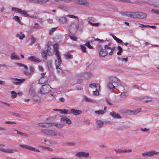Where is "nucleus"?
<instances>
[{"instance_id":"nucleus-1","label":"nucleus","mask_w":159,"mask_h":159,"mask_svg":"<svg viewBox=\"0 0 159 159\" xmlns=\"http://www.w3.org/2000/svg\"><path fill=\"white\" fill-rule=\"evenodd\" d=\"M41 131L43 134L48 135L61 136L64 137L63 135L60 133L58 131L53 130H49L47 129H42L41 130Z\"/></svg>"},{"instance_id":"nucleus-2","label":"nucleus","mask_w":159,"mask_h":159,"mask_svg":"<svg viewBox=\"0 0 159 159\" xmlns=\"http://www.w3.org/2000/svg\"><path fill=\"white\" fill-rule=\"evenodd\" d=\"M79 24L78 22H74L70 25L69 27V30L70 33H76L79 28Z\"/></svg>"},{"instance_id":"nucleus-3","label":"nucleus","mask_w":159,"mask_h":159,"mask_svg":"<svg viewBox=\"0 0 159 159\" xmlns=\"http://www.w3.org/2000/svg\"><path fill=\"white\" fill-rule=\"evenodd\" d=\"M147 16V14L143 12H132V18L144 19L146 18Z\"/></svg>"},{"instance_id":"nucleus-4","label":"nucleus","mask_w":159,"mask_h":159,"mask_svg":"<svg viewBox=\"0 0 159 159\" xmlns=\"http://www.w3.org/2000/svg\"><path fill=\"white\" fill-rule=\"evenodd\" d=\"M97 49L99 52V57H104L107 55V51L103 49L102 46L101 45H98L97 46Z\"/></svg>"},{"instance_id":"nucleus-5","label":"nucleus","mask_w":159,"mask_h":159,"mask_svg":"<svg viewBox=\"0 0 159 159\" xmlns=\"http://www.w3.org/2000/svg\"><path fill=\"white\" fill-rule=\"evenodd\" d=\"M87 20L89 24L92 26L98 27L100 25L99 23H93L95 22L96 21L95 19L93 17H88L87 19Z\"/></svg>"},{"instance_id":"nucleus-6","label":"nucleus","mask_w":159,"mask_h":159,"mask_svg":"<svg viewBox=\"0 0 159 159\" xmlns=\"http://www.w3.org/2000/svg\"><path fill=\"white\" fill-rule=\"evenodd\" d=\"M77 3L81 5H83L87 7H89L91 6V3L87 0H76Z\"/></svg>"},{"instance_id":"nucleus-7","label":"nucleus","mask_w":159,"mask_h":159,"mask_svg":"<svg viewBox=\"0 0 159 159\" xmlns=\"http://www.w3.org/2000/svg\"><path fill=\"white\" fill-rule=\"evenodd\" d=\"M159 152H157L155 150H152L143 153L142 155L143 156H146L151 157L153 156L154 155L158 154Z\"/></svg>"},{"instance_id":"nucleus-8","label":"nucleus","mask_w":159,"mask_h":159,"mask_svg":"<svg viewBox=\"0 0 159 159\" xmlns=\"http://www.w3.org/2000/svg\"><path fill=\"white\" fill-rule=\"evenodd\" d=\"M107 87L109 89H120L118 87V85L116 84H113L111 82H108L107 84Z\"/></svg>"},{"instance_id":"nucleus-9","label":"nucleus","mask_w":159,"mask_h":159,"mask_svg":"<svg viewBox=\"0 0 159 159\" xmlns=\"http://www.w3.org/2000/svg\"><path fill=\"white\" fill-rule=\"evenodd\" d=\"M11 80L13 84L16 85H19L24 82L25 80L24 79H19L17 78H11Z\"/></svg>"},{"instance_id":"nucleus-10","label":"nucleus","mask_w":159,"mask_h":159,"mask_svg":"<svg viewBox=\"0 0 159 159\" xmlns=\"http://www.w3.org/2000/svg\"><path fill=\"white\" fill-rule=\"evenodd\" d=\"M110 80L113 82L115 84L118 85V84L120 83V80L116 77L114 76H110L108 77Z\"/></svg>"},{"instance_id":"nucleus-11","label":"nucleus","mask_w":159,"mask_h":159,"mask_svg":"<svg viewBox=\"0 0 159 159\" xmlns=\"http://www.w3.org/2000/svg\"><path fill=\"white\" fill-rule=\"evenodd\" d=\"M20 146L23 148H24L27 149H28L30 150H31L32 151H35L37 152H40V151L39 149H36L34 147L28 146V145L24 144H20Z\"/></svg>"},{"instance_id":"nucleus-12","label":"nucleus","mask_w":159,"mask_h":159,"mask_svg":"<svg viewBox=\"0 0 159 159\" xmlns=\"http://www.w3.org/2000/svg\"><path fill=\"white\" fill-rule=\"evenodd\" d=\"M28 60L30 61L34 62L39 63L41 61L40 59L34 56H31L28 58Z\"/></svg>"},{"instance_id":"nucleus-13","label":"nucleus","mask_w":159,"mask_h":159,"mask_svg":"<svg viewBox=\"0 0 159 159\" xmlns=\"http://www.w3.org/2000/svg\"><path fill=\"white\" fill-rule=\"evenodd\" d=\"M0 150L6 153H14L17 151V150L16 149H6L5 148H0Z\"/></svg>"},{"instance_id":"nucleus-14","label":"nucleus","mask_w":159,"mask_h":159,"mask_svg":"<svg viewBox=\"0 0 159 159\" xmlns=\"http://www.w3.org/2000/svg\"><path fill=\"white\" fill-rule=\"evenodd\" d=\"M61 120L64 123H66L68 125H70L71 124V120L66 116L62 117L61 119Z\"/></svg>"},{"instance_id":"nucleus-15","label":"nucleus","mask_w":159,"mask_h":159,"mask_svg":"<svg viewBox=\"0 0 159 159\" xmlns=\"http://www.w3.org/2000/svg\"><path fill=\"white\" fill-rule=\"evenodd\" d=\"M56 56L57 59L55 61V64L56 67H58L60 66L61 63V60L60 55H56Z\"/></svg>"},{"instance_id":"nucleus-16","label":"nucleus","mask_w":159,"mask_h":159,"mask_svg":"<svg viewBox=\"0 0 159 159\" xmlns=\"http://www.w3.org/2000/svg\"><path fill=\"white\" fill-rule=\"evenodd\" d=\"M51 127L53 126H55L57 128H61L64 126V125L62 124L58 123L57 122L50 123Z\"/></svg>"},{"instance_id":"nucleus-17","label":"nucleus","mask_w":159,"mask_h":159,"mask_svg":"<svg viewBox=\"0 0 159 159\" xmlns=\"http://www.w3.org/2000/svg\"><path fill=\"white\" fill-rule=\"evenodd\" d=\"M38 125L41 127L48 128L51 127L50 123L45 122V123H40L38 124Z\"/></svg>"},{"instance_id":"nucleus-18","label":"nucleus","mask_w":159,"mask_h":159,"mask_svg":"<svg viewBox=\"0 0 159 159\" xmlns=\"http://www.w3.org/2000/svg\"><path fill=\"white\" fill-rule=\"evenodd\" d=\"M89 87L92 89H100V85L99 84H97L95 83L90 84L89 85Z\"/></svg>"},{"instance_id":"nucleus-19","label":"nucleus","mask_w":159,"mask_h":159,"mask_svg":"<svg viewBox=\"0 0 159 159\" xmlns=\"http://www.w3.org/2000/svg\"><path fill=\"white\" fill-rule=\"evenodd\" d=\"M70 112L72 113L75 115H78L80 114L82 112V111L79 110H75L73 109H72L70 110Z\"/></svg>"},{"instance_id":"nucleus-20","label":"nucleus","mask_w":159,"mask_h":159,"mask_svg":"<svg viewBox=\"0 0 159 159\" xmlns=\"http://www.w3.org/2000/svg\"><path fill=\"white\" fill-rule=\"evenodd\" d=\"M110 115L114 118L120 119L121 118L120 116L118 113L114 112H111L110 113Z\"/></svg>"},{"instance_id":"nucleus-21","label":"nucleus","mask_w":159,"mask_h":159,"mask_svg":"<svg viewBox=\"0 0 159 159\" xmlns=\"http://www.w3.org/2000/svg\"><path fill=\"white\" fill-rule=\"evenodd\" d=\"M52 60H48L47 61V66L48 69L49 70H51L52 69Z\"/></svg>"},{"instance_id":"nucleus-22","label":"nucleus","mask_w":159,"mask_h":159,"mask_svg":"<svg viewBox=\"0 0 159 159\" xmlns=\"http://www.w3.org/2000/svg\"><path fill=\"white\" fill-rule=\"evenodd\" d=\"M121 14L122 15L126 16L132 18V12H121Z\"/></svg>"},{"instance_id":"nucleus-23","label":"nucleus","mask_w":159,"mask_h":159,"mask_svg":"<svg viewBox=\"0 0 159 159\" xmlns=\"http://www.w3.org/2000/svg\"><path fill=\"white\" fill-rule=\"evenodd\" d=\"M59 21L61 23L66 24L67 22V19L65 17H62L59 19Z\"/></svg>"},{"instance_id":"nucleus-24","label":"nucleus","mask_w":159,"mask_h":159,"mask_svg":"<svg viewBox=\"0 0 159 159\" xmlns=\"http://www.w3.org/2000/svg\"><path fill=\"white\" fill-rule=\"evenodd\" d=\"M22 16H23L25 17H30L29 15L27 13V12L25 10H22L21 9L20 13Z\"/></svg>"},{"instance_id":"nucleus-25","label":"nucleus","mask_w":159,"mask_h":159,"mask_svg":"<svg viewBox=\"0 0 159 159\" xmlns=\"http://www.w3.org/2000/svg\"><path fill=\"white\" fill-rule=\"evenodd\" d=\"M16 37L17 38H19L21 40L25 37V35L24 34H22V32H21L20 33L16 34Z\"/></svg>"},{"instance_id":"nucleus-26","label":"nucleus","mask_w":159,"mask_h":159,"mask_svg":"<svg viewBox=\"0 0 159 159\" xmlns=\"http://www.w3.org/2000/svg\"><path fill=\"white\" fill-rule=\"evenodd\" d=\"M53 48L54 50L56 52L55 55H60V52H59L58 50V47L57 44H55L53 46Z\"/></svg>"},{"instance_id":"nucleus-27","label":"nucleus","mask_w":159,"mask_h":159,"mask_svg":"<svg viewBox=\"0 0 159 159\" xmlns=\"http://www.w3.org/2000/svg\"><path fill=\"white\" fill-rule=\"evenodd\" d=\"M54 1L59 2L69 3L71 2L72 0H54Z\"/></svg>"},{"instance_id":"nucleus-28","label":"nucleus","mask_w":159,"mask_h":159,"mask_svg":"<svg viewBox=\"0 0 159 159\" xmlns=\"http://www.w3.org/2000/svg\"><path fill=\"white\" fill-rule=\"evenodd\" d=\"M117 48L118 50H119V52L117 53V55H121V53L123 52L122 48L120 46H119L117 47Z\"/></svg>"},{"instance_id":"nucleus-29","label":"nucleus","mask_w":159,"mask_h":159,"mask_svg":"<svg viewBox=\"0 0 159 159\" xmlns=\"http://www.w3.org/2000/svg\"><path fill=\"white\" fill-rule=\"evenodd\" d=\"M11 58L12 59H19L18 56L17 55L15 54V52L12 54L11 56Z\"/></svg>"},{"instance_id":"nucleus-30","label":"nucleus","mask_w":159,"mask_h":159,"mask_svg":"<svg viewBox=\"0 0 159 159\" xmlns=\"http://www.w3.org/2000/svg\"><path fill=\"white\" fill-rule=\"evenodd\" d=\"M16 64L17 66H20V67H21L23 66L25 69H28V67L25 65L23 64L22 63H18L16 62L15 63Z\"/></svg>"},{"instance_id":"nucleus-31","label":"nucleus","mask_w":159,"mask_h":159,"mask_svg":"<svg viewBox=\"0 0 159 159\" xmlns=\"http://www.w3.org/2000/svg\"><path fill=\"white\" fill-rule=\"evenodd\" d=\"M64 56L66 58V59H70L73 58L71 54H70L69 52L66 53L64 55Z\"/></svg>"},{"instance_id":"nucleus-32","label":"nucleus","mask_w":159,"mask_h":159,"mask_svg":"<svg viewBox=\"0 0 159 159\" xmlns=\"http://www.w3.org/2000/svg\"><path fill=\"white\" fill-rule=\"evenodd\" d=\"M95 113L98 115H100L103 114L105 113V112L102 110H100L98 111H95Z\"/></svg>"},{"instance_id":"nucleus-33","label":"nucleus","mask_w":159,"mask_h":159,"mask_svg":"<svg viewBox=\"0 0 159 159\" xmlns=\"http://www.w3.org/2000/svg\"><path fill=\"white\" fill-rule=\"evenodd\" d=\"M51 88L50 86L48 84H45L42 86L43 89H49Z\"/></svg>"},{"instance_id":"nucleus-34","label":"nucleus","mask_w":159,"mask_h":159,"mask_svg":"<svg viewBox=\"0 0 159 159\" xmlns=\"http://www.w3.org/2000/svg\"><path fill=\"white\" fill-rule=\"evenodd\" d=\"M11 10L12 11L19 13H20V11H21V9L17 7H13L12 8Z\"/></svg>"},{"instance_id":"nucleus-35","label":"nucleus","mask_w":159,"mask_h":159,"mask_svg":"<svg viewBox=\"0 0 159 159\" xmlns=\"http://www.w3.org/2000/svg\"><path fill=\"white\" fill-rule=\"evenodd\" d=\"M15 131H16L17 132V133L18 134H19L20 135H21L22 136H24L25 137H28L29 136V135L23 133L20 131H18L16 129H15L14 130Z\"/></svg>"},{"instance_id":"nucleus-36","label":"nucleus","mask_w":159,"mask_h":159,"mask_svg":"<svg viewBox=\"0 0 159 159\" xmlns=\"http://www.w3.org/2000/svg\"><path fill=\"white\" fill-rule=\"evenodd\" d=\"M41 54H42V57L43 58H45V59H46L47 58V52L44 50H43L42 51Z\"/></svg>"},{"instance_id":"nucleus-37","label":"nucleus","mask_w":159,"mask_h":159,"mask_svg":"<svg viewBox=\"0 0 159 159\" xmlns=\"http://www.w3.org/2000/svg\"><path fill=\"white\" fill-rule=\"evenodd\" d=\"M13 19L15 20L16 21H17L20 24H22L20 20V18L18 16H15L13 17Z\"/></svg>"},{"instance_id":"nucleus-38","label":"nucleus","mask_w":159,"mask_h":159,"mask_svg":"<svg viewBox=\"0 0 159 159\" xmlns=\"http://www.w3.org/2000/svg\"><path fill=\"white\" fill-rule=\"evenodd\" d=\"M11 97L12 98H16L17 96V93L14 91H12L11 93Z\"/></svg>"},{"instance_id":"nucleus-39","label":"nucleus","mask_w":159,"mask_h":159,"mask_svg":"<svg viewBox=\"0 0 159 159\" xmlns=\"http://www.w3.org/2000/svg\"><path fill=\"white\" fill-rule=\"evenodd\" d=\"M128 95V93L126 92H122L121 93L120 97L123 98H126Z\"/></svg>"},{"instance_id":"nucleus-40","label":"nucleus","mask_w":159,"mask_h":159,"mask_svg":"<svg viewBox=\"0 0 159 159\" xmlns=\"http://www.w3.org/2000/svg\"><path fill=\"white\" fill-rule=\"evenodd\" d=\"M41 76H42V77H41V78H40V79L39 80V84H43V83L44 82H42H42H40L41 81H42V80L44 78V75H45V73H41Z\"/></svg>"},{"instance_id":"nucleus-41","label":"nucleus","mask_w":159,"mask_h":159,"mask_svg":"<svg viewBox=\"0 0 159 159\" xmlns=\"http://www.w3.org/2000/svg\"><path fill=\"white\" fill-rule=\"evenodd\" d=\"M49 1V0H38V3L44 4Z\"/></svg>"},{"instance_id":"nucleus-42","label":"nucleus","mask_w":159,"mask_h":159,"mask_svg":"<svg viewBox=\"0 0 159 159\" xmlns=\"http://www.w3.org/2000/svg\"><path fill=\"white\" fill-rule=\"evenodd\" d=\"M140 111V109H137L136 110H135L132 111H131V112L133 115H136L139 113Z\"/></svg>"},{"instance_id":"nucleus-43","label":"nucleus","mask_w":159,"mask_h":159,"mask_svg":"<svg viewBox=\"0 0 159 159\" xmlns=\"http://www.w3.org/2000/svg\"><path fill=\"white\" fill-rule=\"evenodd\" d=\"M70 38L73 40L77 41V38L76 37L73 35H69Z\"/></svg>"},{"instance_id":"nucleus-44","label":"nucleus","mask_w":159,"mask_h":159,"mask_svg":"<svg viewBox=\"0 0 159 159\" xmlns=\"http://www.w3.org/2000/svg\"><path fill=\"white\" fill-rule=\"evenodd\" d=\"M29 93L32 96L34 97L36 95V93L35 90H29Z\"/></svg>"},{"instance_id":"nucleus-45","label":"nucleus","mask_w":159,"mask_h":159,"mask_svg":"<svg viewBox=\"0 0 159 159\" xmlns=\"http://www.w3.org/2000/svg\"><path fill=\"white\" fill-rule=\"evenodd\" d=\"M83 152H79L75 154V156L78 157H82Z\"/></svg>"},{"instance_id":"nucleus-46","label":"nucleus","mask_w":159,"mask_h":159,"mask_svg":"<svg viewBox=\"0 0 159 159\" xmlns=\"http://www.w3.org/2000/svg\"><path fill=\"white\" fill-rule=\"evenodd\" d=\"M89 155V153H86L85 152H83L82 157H84L85 158H88Z\"/></svg>"},{"instance_id":"nucleus-47","label":"nucleus","mask_w":159,"mask_h":159,"mask_svg":"<svg viewBox=\"0 0 159 159\" xmlns=\"http://www.w3.org/2000/svg\"><path fill=\"white\" fill-rule=\"evenodd\" d=\"M60 113L64 114H66L67 113L68 110L66 109H59Z\"/></svg>"},{"instance_id":"nucleus-48","label":"nucleus","mask_w":159,"mask_h":159,"mask_svg":"<svg viewBox=\"0 0 159 159\" xmlns=\"http://www.w3.org/2000/svg\"><path fill=\"white\" fill-rule=\"evenodd\" d=\"M111 51L109 53V55L110 56H111V55H112L113 53L115 51L116 48L115 47H113L112 48H111Z\"/></svg>"},{"instance_id":"nucleus-49","label":"nucleus","mask_w":159,"mask_h":159,"mask_svg":"<svg viewBox=\"0 0 159 159\" xmlns=\"http://www.w3.org/2000/svg\"><path fill=\"white\" fill-rule=\"evenodd\" d=\"M51 48L48 45H47V48L46 50L47 52L48 53V55H51L52 54V52L50 51Z\"/></svg>"},{"instance_id":"nucleus-50","label":"nucleus","mask_w":159,"mask_h":159,"mask_svg":"<svg viewBox=\"0 0 159 159\" xmlns=\"http://www.w3.org/2000/svg\"><path fill=\"white\" fill-rule=\"evenodd\" d=\"M97 124L99 126H101L103 125V122L102 120H97Z\"/></svg>"},{"instance_id":"nucleus-51","label":"nucleus","mask_w":159,"mask_h":159,"mask_svg":"<svg viewBox=\"0 0 159 159\" xmlns=\"http://www.w3.org/2000/svg\"><path fill=\"white\" fill-rule=\"evenodd\" d=\"M80 47H81V50L83 52H86V48L85 46L83 45H80Z\"/></svg>"},{"instance_id":"nucleus-52","label":"nucleus","mask_w":159,"mask_h":159,"mask_svg":"<svg viewBox=\"0 0 159 159\" xmlns=\"http://www.w3.org/2000/svg\"><path fill=\"white\" fill-rule=\"evenodd\" d=\"M56 68L57 70L58 74L61 75L62 73V70L60 68H59V67H56Z\"/></svg>"},{"instance_id":"nucleus-53","label":"nucleus","mask_w":159,"mask_h":159,"mask_svg":"<svg viewBox=\"0 0 159 159\" xmlns=\"http://www.w3.org/2000/svg\"><path fill=\"white\" fill-rule=\"evenodd\" d=\"M67 17H70L71 18H73L77 19L78 21H79V18L77 16H74L73 15H67L66 16Z\"/></svg>"},{"instance_id":"nucleus-54","label":"nucleus","mask_w":159,"mask_h":159,"mask_svg":"<svg viewBox=\"0 0 159 159\" xmlns=\"http://www.w3.org/2000/svg\"><path fill=\"white\" fill-rule=\"evenodd\" d=\"M85 45L88 47L89 48L92 49L93 48V47L90 44L89 41L87 42L85 44Z\"/></svg>"},{"instance_id":"nucleus-55","label":"nucleus","mask_w":159,"mask_h":159,"mask_svg":"<svg viewBox=\"0 0 159 159\" xmlns=\"http://www.w3.org/2000/svg\"><path fill=\"white\" fill-rule=\"evenodd\" d=\"M115 151L116 153H124V150L120 149H116Z\"/></svg>"},{"instance_id":"nucleus-56","label":"nucleus","mask_w":159,"mask_h":159,"mask_svg":"<svg viewBox=\"0 0 159 159\" xmlns=\"http://www.w3.org/2000/svg\"><path fill=\"white\" fill-rule=\"evenodd\" d=\"M58 8L63 10H65L66 9V6L62 5L58 6Z\"/></svg>"},{"instance_id":"nucleus-57","label":"nucleus","mask_w":159,"mask_h":159,"mask_svg":"<svg viewBox=\"0 0 159 159\" xmlns=\"http://www.w3.org/2000/svg\"><path fill=\"white\" fill-rule=\"evenodd\" d=\"M5 124H16V122L14 121H6L5 122Z\"/></svg>"},{"instance_id":"nucleus-58","label":"nucleus","mask_w":159,"mask_h":159,"mask_svg":"<svg viewBox=\"0 0 159 159\" xmlns=\"http://www.w3.org/2000/svg\"><path fill=\"white\" fill-rule=\"evenodd\" d=\"M11 114L14 115L17 117H20L21 116L20 115L17 113L14 112H11Z\"/></svg>"},{"instance_id":"nucleus-59","label":"nucleus","mask_w":159,"mask_h":159,"mask_svg":"<svg viewBox=\"0 0 159 159\" xmlns=\"http://www.w3.org/2000/svg\"><path fill=\"white\" fill-rule=\"evenodd\" d=\"M56 29H57V28H52L50 30L49 35H52V34L53 32L56 30Z\"/></svg>"},{"instance_id":"nucleus-60","label":"nucleus","mask_w":159,"mask_h":159,"mask_svg":"<svg viewBox=\"0 0 159 159\" xmlns=\"http://www.w3.org/2000/svg\"><path fill=\"white\" fill-rule=\"evenodd\" d=\"M133 89H142L141 87L137 85H134L132 88Z\"/></svg>"},{"instance_id":"nucleus-61","label":"nucleus","mask_w":159,"mask_h":159,"mask_svg":"<svg viewBox=\"0 0 159 159\" xmlns=\"http://www.w3.org/2000/svg\"><path fill=\"white\" fill-rule=\"evenodd\" d=\"M93 94L95 96H97L99 95V92L98 90H95L93 92Z\"/></svg>"},{"instance_id":"nucleus-62","label":"nucleus","mask_w":159,"mask_h":159,"mask_svg":"<svg viewBox=\"0 0 159 159\" xmlns=\"http://www.w3.org/2000/svg\"><path fill=\"white\" fill-rule=\"evenodd\" d=\"M111 44V43H109L108 45H105L104 48L105 49H111V48L109 47Z\"/></svg>"},{"instance_id":"nucleus-63","label":"nucleus","mask_w":159,"mask_h":159,"mask_svg":"<svg viewBox=\"0 0 159 159\" xmlns=\"http://www.w3.org/2000/svg\"><path fill=\"white\" fill-rule=\"evenodd\" d=\"M152 11L155 13V14L159 15V11L156 9H152L151 10Z\"/></svg>"},{"instance_id":"nucleus-64","label":"nucleus","mask_w":159,"mask_h":159,"mask_svg":"<svg viewBox=\"0 0 159 159\" xmlns=\"http://www.w3.org/2000/svg\"><path fill=\"white\" fill-rule=\"evenodd\" d=\"M43 148L44 149H47L48 150L50 151H53V149L52 148L48 147H43Z\"/></svg>"}]
</instances>
